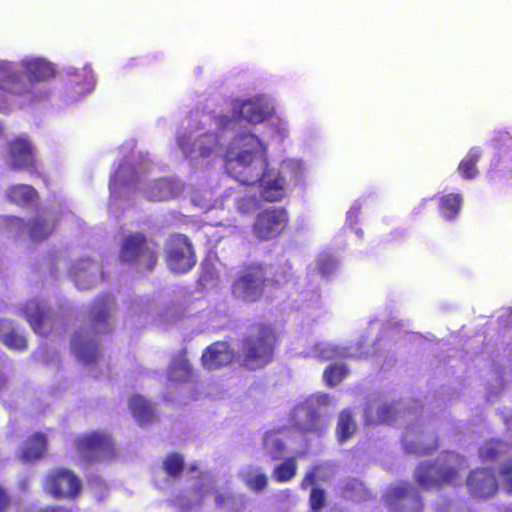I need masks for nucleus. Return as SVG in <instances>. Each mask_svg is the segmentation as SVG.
I'll list each match as a JSON object with an SVG mask.
<instances>
[{"label": "nucleus", "mask_w": 512, "mask_h": 512, "mask_svg": "<svg viewBox=\"0 0 512 512\" xmlns=\"http://www.w3.org/2000/svg\"><path fill=\"white\" fill-rule=\"evenodd\" d=\"M119 257L124 262L137 264L142 272L153 271L158 262L157 252L140 232L130 233L124 238Z\"/></svg>", "instance_id": "7"}, {"label": "nucleus", "mask_w": 512, "mask_h": 512, "mask_svg": "<svg viewBox=\"0 0 512 512\" xmlns=\"http://www.w3.org/2000/svg\"><path fill=\"white\" fill-rule=\"evenodd\" d=\"M162 468L167 476L178 478L185 469L184 457L178 452H170L163 460Z\"/></svg>", "instance_id": "35"}, {"label": "nucleus", "mask_w": 512, "mask_h": 512, "mask_svg": "<svg viewBox=\"0 0 512 512\" xmlns=\"http://www.w3.org/2000/svg\"><path fill=\"white\" fill-rule=\"evenodd\" d=\"M234 358L235 353L229 343L217 341L204 350L201 360L205 368L216 370L229 365Z\"/></svg>", "instance_id": "15"}, {"label": "nucleus", "mask_w": 512, "mask_h": 512, "mask_svg": "<svg viewBox=\"0 0 512 512\" xmlns=\"http://www.w3.org/2000/svg\"><path fill=\"white\" fill-rule=\"evenodd\" d=\"M114 307L115 301L110 294H102L92 302L87 323L73 334L70 343L72 353L80 362L90 364L97 361L99 347L96 339L111 331L109 318Z\"/></svg>", "instance_id": "2"}, {"label": "nucleus", "mask_w": 512, "mask_h": 512, "mask_svg": "<svg viewBox=\"0 0 512 512\" xmlns=\"http://www.w3.org/2000/svg\"><path fill=\"white\" fill-rule=\"evenodd\" d=\"M23 311L26 320L36 334L46 336L49 333L52 325L48 316V310L41 301L36 299L28 300L23 307Z\"/></svg>", "instance_id": "16"}, {"label": "nucleus", "mask_w": 512, "mask_h": 512, "mask_svg": "<svg viewBox=\"0 0 512 512\" xmlns=\"http://www.w3.org/2000/svg\"><path fill=\"white\" fill-rule=\"evenodd\" d=\"M266 148L261 139L251 133L234 137L227 148L224 167L228 175L244 185H254L263 181L261 197L267 202H277L284 197L285 179L276 175L272 179L267 173Z\"/></svg>", "instance_id": "1"}, {"label": "nucleus", "mask_w": 512, "mask_h": 512, "mask_svg": "<svg viewBox=\"0 0 512 512\" xmlns=\"http://www.w3.org/2000/svg\"><path fill=\"white\" fill-rule=\"evenodd\" d=\"M8 153L11 160V167L15 170H26L30 173L36 172V159L32 144L27 138L17 137L9 142Z\"/></svg>", "instance_id": "13"}, {"label": "nucleus", "mask_w": 512, "mask_h": 512, "mask_svg": "<svg viewBox=\"0 0 512 512\" xmlns=\"http://www.w3.org/2000/svg\"><path fill=\"white\" fill-rule=\"evenodd\" d=\"M347 375V369L344 365L332 364L324 371V378L331 387L340 383Z\"/></svg>", "instance_id": "37"}, {"label": "nucleus", "mask_w": 512, "mask_h": 512, "mask_svg": "<svg viewBox=\"0 0 512 512\" xmlns=\"http://www.w3.org/2000/svg\"><path fill=\"white\" fill-rule=\"evenodd\" d=\"M21 65L32 83L47 81L55 76L53 64L41 58L23 60Z\"/></svg>", "instance_id": "18"}, {"label": "nucleus", "mask_w": 512, "mask_h": 512, "mask_svg": "<svg viewBox=\"0 0 512 512\" xmlns=\"http://www.w3.org/2000/svg\"><path fill=\"white\" fill-rule=\"evenodd\" d=\"M396 416L395 408L390 404H383L376 409L373 405H367L365 408V421L367 424L378 425L388 423Z\"/></svg>", "instance_id": "26"}, {"label": "nucleus", "mask_w": 512, "mask_h": 512, "mask_svg": "<svg viewBox=\"0 0 512 512\" xmlns=\"http://www.w3.org/2000/svg\"><path fill=\"white\" fill-rule=\"evenodd\" d=\"M357 426L354 421L352 412L349 409H344L339 413L338 422L336 425V436L340 444L349 440L356 432Z\"/></svg>", "instance_id": "29"}, {"label": "nucleus", "mask_w": 512, "mask_h": 512, "mask_svg": "<svg viewBox=\"0 0 512 512\" xmlns=\"http://www.w3.org/2000/svg\"><path fill=\"white\" fill-rule=\"evenodd\" d=\"M296 428L301 434H313L320 437L326 430L327 423L317 409L308 407L305 409V421L296 423Z\"/></svg>", "instance_id": "22"}, {"label": "nucleus", "mask_w": 512, "mask_h": 512, "mask_svg": "<svg viewBox=\"0 0 512 512\" xmlns=\"http://www.w3.org/2000/svg\"><path fill=\"white\" fill-rule=\"evenodd\" d=\"M12 497L8 490L0 484V512H8L12 507Z\"/></svg>", "instance_id": "43"}, {"label": "nucleus", "mask_w": 512, "mask_h": 512, "mask_svg": "<svg viewBox=\"0 0 512 512\" xmlns=\"http://www.w3.org/2000/svg\"><path fill=\"white\" fill-rule=\"evenodd\" d=\"M47 450V437L42 432H36L24 443L20 459L23 462H30L42 458Z\"/></svg>", "instance_id": "19"}, {"label": "nucleus", "mask_w": 512, "mask_h": 512, "mask_svg": "<svg viewBox=\"0 0 512 512\" xmlns=\"http://www.w3.org/2000/svg\"><path fill=\"white\" fill-rule=\"evenodd\" d=\"M498 475L506 492L512 496V459L504 461L499 466Z\"/></svg>", "instance_id": "38"}, {"label": "nucleus", "mask_w": 512, "mask_h": 512, "mask_svg": "<svg viewBox=\"0 0 512 512\" xmlns=\"http://www.w3.org/2000/svg\"><path fill=\"white\" fill-rule=\"evenodd\" d=\"M326 495L323 489L315 487L310 493V507L314 511H319L324 507Z\"/></svg>", "instance_id": "41"}, {"label": "nucleus", "mask_w": 512, "mask_h": 512, "mask_svg": "<svg viewBox=\"0 0 512 512\" xmlns=\"http://www.w3.org/2000/svg\"><path fill=\"white\" fill-rule=\"evenodd\" d=\"M129 408L134 418L141 426L146 425L154 419L152 404L140 395H133L129 400Z\"/></svg>", "instance_id": "25"}, {"label": "nucleus", "mask_w": 512, "mask_h": 512, "mask_svg": "<svg viewBox=\"0 0 512 512\" xmlns=\"http://www.w3.org/2000/svg\"><path fill=\"white\" fill-rule=\"evenodd\" d=\"M416 481L424 489L451 484L457 478V470L445 460L437 459L422 463L416 471Z\"/></svg>", "instance_id": "10"}, {"label": "nucleus", "mask_w": 512, "mask_h": 512, "mask_svg": "<svg viewBox=\"0 0 512 512\" xmlns=\"http://www.w3.org/2000/svg\"><path fill=\"white\" fill-rule=\"evenodd\" d=\"M80 462L92 465L113 460L116 455V444L106 431L97 429L79 434L73 441Z\"/></svg>", "instance_id": "5"}, {"label": "nucleus", "mask_w": 512, "mask_h": 512, "mask_svg": "<svg viewBox=\"0 0 512 512\" xmlns=\"http://www.w3.org/2000/svg\"><path fill=\"white\" fill-rule=\"evenodd\" d=\"M131 167L127 165H120L115 175L111 178L109 183V188L111 191L115 190L119 184L123 183L124 185H131L135 182L134 178L127 179L126 174L131 172Z\"/></svg>", "instance_id": "39"}, {"label": "nucleus", "mask_w": 512, "mask_h": 512, "mask_svg": "<svg viewBox=\"0 0 512 512\" xmlns=\"http://www.w3.org/2000/svg\"><path fill=\"white\" fill-rule=\"evenodd\" d=\"M512 453L511 445L501 439H491L486 441L479 448V457L483 461H497L500 458L509 456Z\"/></svg>", "instance_id": "23"}, {"label": "nucleus", "mask_w": 512, "mask_h": 512, "mask_svg": "<svg viewBox=\"0 0 512 512\" xmlns=\"http://www.w3.org/2000/svg\"><path fill=\"white\" fill-rule=\"evenodd\" d=\"M174 369H181L184 371V373L187 375V376H190L191 375V372H192V366L191 364L189 363L188 359L186 358H181L175 365H174Z\"/></svg>", "instance_id": "44"}, {"label": "nucleus", "mask_w": 512, "mask_h": 512, "mask_svg": "<svg viewBox=\"0 0 512 512\" xmlns=\"http://www.w3.org/2000/svg\"><path fill=\"white\" fill-rule=\"evenodd\" d=\"M45 489L56 499H72L80 494L82 483L70 469L56 468L46 476Z\"/></svg>", "instance_id": "9"}, {"label": "nucleus", "mask_w": 512, "mask_h": 512, "mask_svg": "<svg viewBox=\"0 0 512 512\" xmlns=\"http://www.w3.org/2000/svg\"><path fill=\"white\" fill-rule=\"evenodd\" d=\"M239 476L246 487L255 493L264 491L268 486L267 475L264 472L254 471L252 467L241 471Z\"/></svg>", "instance_id": "31"}, {"label": "nucleus", "mask_w": 512, "mask_h": 512, "mask_svg": "<svg viewBox=\"0 0 512 512\" xmlns=\"http://www.w3.org/2000/svg\"><path fill=\"white\" fill-rule=\"evenodd\" d=\"M175 194V183L168 178L153 181L146 190V197L151 201H167L172 199Z\"/></svg>", "instance_id": "24"}, {"label": "nucleus", "mask_w": 512, "mask_h": 512, "mask_svg": "<svg viewBox=\"0 0 512 512\" xmlns=\"http://www.w3.org/2000/svg\"><path fill=\"white\" fill-rule=\"evenodd\" d=\"M437 446V443H434L432 446H426L423 445L421 441H419L417 443L406 444L405 449L409 453L421 456L429 454L431 451L435 450Z\"/></svg>", "instance_id": "42"}, {"label": "nucleus", "mask_w": 512, "mask_h": 512, "mask_svg": "<svg viewBox=\"0 0 512 512\" xmlns=\"http://www.w3.org/2000/svg\"><path fill=\"white\" fill-rule=\"evenodd\" d=\"M7 383H8V378L5 374L1 373L0 374V390L5 388L7 386Z\"/></svg>", "instance_id": "47"}, {"label": "nucleus", "mask_w": 512, "mask_h": 512, "mask_svg": "<svg viewBox=\"0 0 512 512\" xmlns=\"http://www.w3.org/2000/svg\"><path fill=\"white\" fill-rule=\"evenodd\" d=\"M297 468L296 458L288 457L274 467L272 472L273 479L278 483H287L295 477Z\"/></svg>", "instance_id": "33"}, {"label": "nucleus", "mask_w": 512, "mask_h": 512, "mask_svg": "<svg viewBox=\"0 0 512 512\" xmlns=\"http://www.w3.org/2000/svg\"><path fill=\"white\" fill-rule=\"evenodd\" d=\"M463 198L461 194L450 193L439 198V213L447 220L455 219L462 207Z\"/></svg>", "instance_id": "28"}, {"label": "nucleus", "mask_w": 512, "mask_h": 512, "mask_svg": "<svg viewBox=\"0 0 512 512\" xmlns=\"http://www.w3.org/2000/svg\"><path fill=\"white\" fill-rule=\"evenodd\" d=\"M38 196L36 189L27 184H17L10 187L8 191L9 199L16 204H28L34 201Z\"/></svg>", "instance_id": "32"}, {"label": "nucleus", "mask_w": 512, "mask_h": 512, "mask_svg": "<svg viewBox=\"0 0 512 512\" xmlns=\"http://www.w3.org/2000/svg\"><path fill=\"white\" fill-rule=\"evenodd\" d=\"M466 485L472 496L489 498L498 490L495 472L491 468H477L470 472Z\"/></svg>", "instance_id": "14"}, {"label": "nucleus", "mask_w": 512, "mask_h": 512, "mask_svg": "<svg viewBox=\"0 0 512 512\" xmlns=\"http://www.w3.org/2000/svg\"><path fill=\"white\" fill-rule=\"evenodd\" d=\"M58 220L47 213L38 214L29 222L13 216L7 219V225L18 232L27 229L32 241H43L49 238L56 229Z\"/></svg>", "instance_id": "11"}, {"label": "nucleus", "mask_w": 512, "mask_h": 512, "mask_svg": "<svg viewBox=\"0 0 512 512\" xmlns=\"http://www.w3.org/2000/svg\"><path fill=\"white\" fill-rule=\"evenodd\" d=\"M73 280L79 290H86L92 287V274L88 273L84 267H78L73 272Z\"/></svg>", "instance_id": "40"}, {"label": "nucleus", "mask_w": 512, "mask_h": 512, "mask_svg": "<svg viewBox=\"0 0 512 512\" xmlns=\"http://www.w3.org/2000/svg\"><path fill=\"white\" fill-rule=\"evenodd\" d=\"M288 223L289 214L285 208L270 206L256 216L252 231L260 241H269L278 238Z\"/></svg>", "instance_id": "8"}, {"label": "nucleus", "mask_w": 512, "mask_h": 512, "mask_svg": "<svg viewBox=\"0 0 512 512\" xmlns=\"http://www.w3.org/2000/svg\"><path fill=\"white\" fill-rule=\"evenodd\" d=\"M94 263L92 261H88L87 262V266L90 267L91 265H93Z\"/></svg>", "instance_id": "49"}, {"label": "nucleus", "mask_w": 512, "mask_h": 512, "mask_svg": "<svg viewBox=\"0 0 512 512\" xmlns=\"http://www.w3.org/2000/svg\"><path fill=\"white\" fill-rule=\"evenodd\" d=\"M286 270L273 277L266 276V265L261 262L245 263L236 273L230 286L231 296L244 304H254L262 300L267 286L279 287L287 282Z\"/></svg>", "instance_id": "4"}, {"label": "nucleus", "mask_w": 512, "mask_h": 512, "mask_svg": "<svg viewBox=\"0 0 512 512\" xmlns=\"http://www.w3.org/2000/svg\"><path fill=\"white\" fill-rule=\"evenodd\" d=\"M0 340L11 350L24 351L27 349L26 338L18 333L10 320L0 319Z\"/></svg>", "instance_id": "20"}, {"label": "nucleus", "mask_w": 512, "mask_h": 512, "mask_svg": "<svg viewBox=\"0 0 512 512\" xmlns=\"http://www.w3.org/2000/svg\"><path fill=\"white\" fill-rule=\"evenodd\" d=\"M215 503L218 509L226 510L227 512H240L245 506L244 497L236 496L232 493H216Z\"/></svg>", "instance_id": "34"}, {"label": "nucleus", "mask_w": 512, "mask_h": 512, "mask_svg": "<svg viewBox=\"0 0 512 512\" xmlns=\"http://www.w3.org/2000/svg\"><path fill=\"white\" fill-rule=\"evenodd\" d=\"M263 447L271 460L276 461L282 457L285 443L275 433L267 432L263 438Z\"/></svg>", "instance_id": "36"}, {"label": "nucleus", "mask_w": 512, "mask_h": 512, "mask_svg": "<svg viewBox=\"0 0 512 512\" xmlns=\"http://www.w3.org/2000/svg\"><path fill=\"white\" fill-rule=\"evenodd\" d=\"M278 343L279 333L271 324L251 325L239 344L238 356L241 366L249 370L265 367L273 361Z\"/></svg>", "instance_id": "3"}, {"label": "nucleus", "mask_w": 512, "mask_h": 512, "mask_svg": "<svg viewBox=\"0 0 512 512\" xmlns=\"http://www.w3.org/2000/svg\"><path fill=\"white\" fill-rule=\"evenodd\" d=\"M385 500L392 512H421L423 509L420 494L408 484L391 488Z\"/></svg>", "instance_id": "12"}, {"label": "nucleus", "mask_w": 512, "mask_h": 512, "mask_svg": "<svg viewBox=\"0 0 512 512\" xmlns=\"http://www.w3.org/2000/svg\"><path fill=\"white\" fill-rule=\"evenodd\" d=\"M2 132H3V129H2V127L0 126V134H1Z\"/></svg>", "instance_id": "50"}, {"label": "nucleus", "mask_w": 512, "mask_h": 512, "mask_svg": "<svg viewBox=\"0 0 512 512\" xmlns=\"http://www.w3.org/2000/svg\"><path fill=\"white\" fill-rule=\"evenodd\" d=\"M220 124L226 126L230 123V119L227 116H223L219 118Z\"/></svg>", "instance_id": "48"}, {"label": "nucleus", "mask_w": 512, "mask_h": 512, "mask_svg": "<svg viewBox=\"0 0 512 512\" xmlns=\"http://www.w3.org/2000/svg\"><path fill=\"white\" fill-rule=\"evenodd\" d=\"M481 155L482 151L479 147H472L466 156L461 160L457 171L463 179L470 180L478 175L479 171L476 165Z\"/></svg>", "instance_id": "27"}, {"label": "nucleus", "mask_w": 512, "mask_h": 512, "mask_svg": "<svg viewBox=\"0 0 512 512\" xmlns=\"http://www.w3.org/2000/svg\"><path fill=\"white\" fill-rule=\"evenodd\" d=\"M315 479H316V476H315V472H309L305 475V477L302 479V482H301V487L302 488H307L309 485H312L315 483Z\"/></svg>", "instance_id": "45"}, {"label": "nucleus", "mask_w": 512, "mask_h": 512, "mask_svg": "<svg viewBox=\"0 0 512 512\" xmlns=\"http://www.w3.org/2000/svg\"><path fill=\"white\" fill-rule=\"evenodd\" d=\"M0 89L13 95H23L29 91L24 82V74L17 71L8 73L1 79Z\"/></svg>", "instance_id": "30"}, {"label": "nucleus", "mask_w": 512, "mask_h": 512, "mask_svg": "<svg viewBox=\"0 0 512 512\" xmlns=\"http://www.w3.org/2000/svg\"><path fill=\"white\" fill-rule=\"evenodd\" d=\"M181 148L186 155H191L193 152H198L203 158L209 157L220 146V140L216 133L206 132L200 135L194 142L193 147L190 149L185 147L180 142Z\"/></svg>", "instance_id": "21"}, {"label": "nucleus", "mask_w": 512, "mask_h": 512, "mask_svg": "<svg viewBox=\"0 0 512 512\" xmlns=\"http://www.w3.org/2000/svg\"><path fill=\"white\" fill-rule=\"evenodd\" d=\"M505 139H512V137L509 135L508 132H497L495 138H494V141L495 142H499L500 140H505Z\"/></svg>", "instance_id": "46"}, {"label": "nucleus", "mask_w": 512, "mask_h": 512, "mask_svg": "<svg viewBox=\"0 0 512 512\" xmlns=\"http://www.w3.org/2000/svg\"><path fill=\"white\" fill-rule=\"evenodd\" d=\"M233 112L239 118L254 125L263 123L271 116L267 105L263 104L260 100L254 99L242 101L233 109Z\"/></svg>", "instance_id": "17"}, {"label": "nucleus", "mask_w": 512, "mask_h": 512, "mask_svg": "<svg viewBox=\"0 0 512 512\" xmlns=\"http://www.w3.org/2000/svg\"><path fill=\"white\" fill-rule=\"evenodd\" d=\"M165 262L176 274H185L197 263V257L191 240L184 234L173 233L165 244Z\"/></svg>", "instance_id": "6"}]
</instances>
